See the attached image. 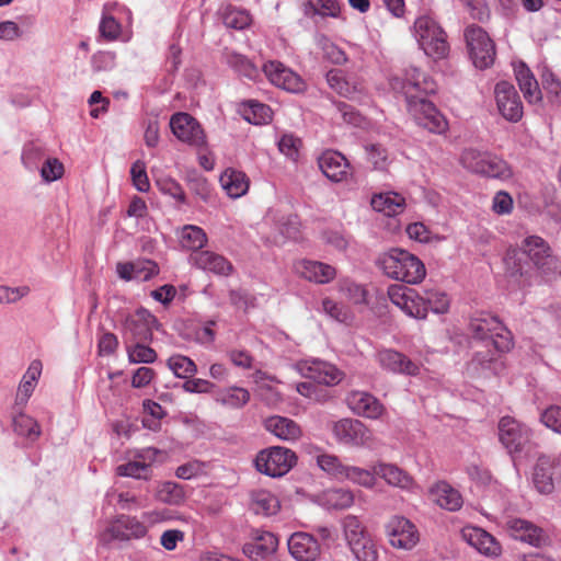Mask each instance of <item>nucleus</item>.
Instances as JSON below:
<instances>
[{
    "instance_id": "1",
    "label": "nucleus",
    "mask_w": 561,
    "mask_h": 561,
    "mask_svg": "<svg viewBox=\"0 0 561 561\" xmlns=\"http://www.w3.org/2000/svg\"><path fill=\"white\" fill-rule=\"evenodd\" d=\"M469 331L477 341L485 343V351H477L471 360V366L478 368H491L502 353L513 347V335L503 323L491 314L481 313L471 318Z\"/></svg>"
},
{
    "instance_id": "2",
    "label": "nucleus",
    "mask_w": 561,
    "mask_h": 561,
    "mask_svg": "<svg viewBox=\"0 0 561 561\" xmlns=\"http://www.w3.org/2000/svg\"><path fill=\"white\" fill-rule=\"evenodd\" d=\"M377 265L388 277L408 284H419L426 275L423 262L402 249H391L381 254L377 260Z\"/></svg>"
},
{
    "instance_id": "3",
    "label": "nucleus",
    "mask_w": 561,
    "mask_h": 561,
    "mask_svg": "<svg viewBox=\"0 0 561 561\" xmlns=\"http://www.w3.org/2000/svg\"><path fill=\"white\" fill-rule=\"evenodd\" d=\"M461 163L469 171L489 178L507 180L513 175L512 168L505 160L488 152L466 150L461 154Z\"/></svg>"
},
{
    "instance_id": "4",
    "label": "nucleus",
    "mask_w": 561,
    "mask_h": 561,
    "mask_svg": "<svg viewBox=\"0 0 561 561\" xmlns=\"http://www.w3.org/2000/svg\"><path fill=\"white\" fill-rule=\"evenodd\" d=\"M417 42L424 53L435 59L444 58L449 49L446 33L436 21L420 16L414 23Z\"/></svg>"
},
{
    "instance_id": "5",
    "label": "nucleus",
    "mask_w": 561,
    "mask_h": 561,
    "mask_svg": "<svg viewBox=\"0 0 561 561\" xmlns=\"http://www.w3.org/2000/svg\"><path fill=\"white\" fill-rule=\"evenodd\" d=\"M465 38L472 62L477 68L486 69L494 64L495 44L482 27L469 25L465 31Z\"/></svg>"
},
{
    "instance_id": "6",
    "label": "nucleus",
    "mask_w": 561,
    "mask_h": 561,
    "mask_svg": "<svg viewBox=\"0 0 561 561\" xmlns=\"http://www.w3.org/2000/svg\"><path fill=\"white\" fill-rule=\"evenodd\" d=\"M296 462V454L291 449L280 446L264 449L255 458L257 471L273 478L286 474Z\"/></svg>"
},
{
    "instance_id": "7",
    "label": "nucleus",
    "mask_w": 561,
    "mask_h": 561,
    "mask_svg": "<svg viewBox=\"0 0 561 561\" xmlns=\"http://www.w3.org/2000/svg\"><path fill=\"white\" fill-rule=\"evenodd\" d=\"M392 87L403 93L407 104L436 91V83L413 66L404 70L402 79H394Z\"/></svg>"
},
{
    "instance_id": "8",
    "label": "nucleus",
    "mask_w": 561,
    "mask_h": 561,
    "mask_svg": "<svg viewBox=\"0 0 561 561\" xmlns=\"http://www.w3.org/2000/svg\"><path fill=\"white\" fill-rule=\"evenodd\" d=\"M530 437L531 431L514 417L504 416L500 420L499 438L511 455L522 453Z\"/></svg>"
},
{
    "instance_id": "9",
    "label": "nucleus",
    "mask_w": 561,
    "mask_h": 561,
    "mask_svg": "<svg viewBox=\"0 0 561 561\" xmlns=\"http://www.w3.org/2000/svg\"><path fill=\"white\" fill-rule=\"evenodd\" d=\"M334 437L342 444L353 447H368L373 444V434L359 420L342 419L333 424Z\"/></svg>"
},
{
    "instance_id": "10",
    "label": "nucleus",
    "mask_w": 561,
    "mask_h": 561,
    "mask_svg": "<svg viewBox=\"0 0 561 561\" xmlns=\"http://www.w3.org/2000/svg\"><path fill=\"white\" fill-rule=\"evenodd\" d=\"M494 96L500 114L508 122L517 123L524 114L523 103L515 87L500 81L494 88Z\"/></svg>"
},
{
    "instance_id": "11",
    "label": "nucleus",
    "mask_w": 561,
    "mask_h": 561,
    "mask_svg": "<svg viewBox=\"0 0 561 561\" xmlns=\"http://www.w3.org/2000/svg\"><path fill=\"white\" fill-rule=\"evenodd\" d=\"M408 110L419 125L432 133L443 134L448 128V123L444 115L425 96L408 103Z\"/></svg>"
},
{
    "instance_id": "12",
    "label": "nucleus",
    "mask_w": 561,
    "mask_h": 561,
    "mask_svg": "<svg viewBox=\"0 0 561 561\" xmlns=\"http://www.w3.org/2000/svg\"><path fill=\"white\" fill-rule=\"evenodd\" d=\"M386 533L390 545L397 549L411 550L420 540L415 525L403 516H392L386 525Z\"/></svg>"
},
{
    "instance_id": "13",
    "label": "nucleus",
    "mask_w": 561,
    "mask_h": 561,
    "mask_svg": "<svg viewBox=\"0 0 561 561\" xmlns=\"http://www.w3.org/2000/svg\"><path fill=\"white\" fill-rule=\"evenodd\" d=\"M173 135L181 141L202 148L206 145V135L199 123L187 113H175L170 119Z\"/></svg>"
},
{
    "instance_id": "14",
    "label": "nucleus",
    "mask_w": 561,
    "mask_h": 561,
    "mask_svg": "<svg viewBox=\"0 0 561 561\" xmlns=\"http://www.w3.org/2000/svg\"><path fill=\"white\" fill-rule=\"evenodd\" d=\"M506 530L514 539L536 548H543L550 545L548 533L527 519L510 518L506 522Z\"/></svg>"
},
{
    "instance_id": "15",
    "label": "nucleus",
    "mask_w": 561,
    "mask_h": 561,
    "mask_svg": "<svg viewBox=\"0 0 561 561\" xmlns=\"http://www.w3.org/2000/svg\"><path fill=\"white\" fill-rule=\"evenodd\" d=\"M263 71L274 85L286 91L298 93L302 92L306 88L302 79L279 61H270L265 64Z\"/></svg>"
},
{
    "instance_id": "16",
    "label": "nucleus",
    "mask_w": 561,
    "mask_h": 561,
    "mask_svg": "<svg viewBox=\"0 0 561 561\" xmlns=\"http://www.w3.org/2000/svg\"><path fill=\"white\" fill-rule=\"evenodd\" d=\"M146 527L136 518L122 516L100 534V541L108 543L114 539L129 540L130 538H140L146 535Z\"/></svg>"
},
{
    "instance_id": "17",
    "label": "nucleus",
    "mask_w": 561,
    "mask_h": 561,
    "mask_svg": "<svg viewBox=\"0 0 561 561\" xmlns=\"http://www.w3.org/2000/svg\"><path fill=\"white\" fill-rule=\"evenodd\" d=\"M345 400L353 413L363 417L376 420L386 411L383 404L366 391L353 390L346 396Z\"/></svg>"
},
{
    "instance_id": "18",
    "label": "nucleus",
    "mask_w": 561,
    "mask_h": 561,
    "mask_svg": "<svg viewBox=\"0 0 561 561\" xmlns=\"http://www.w3.org/2000/svg\"><path fill=\"white\" fill-rule=\"evenodd\" d=\"M322 173L332 182L347 181L352 173L347 159L334 150H327L318 158Z\"/></svg>"
},
{
    "instance_id": "19",
    "label": "nucleus",
    "mask_w": 561,
    "mask_h": 561,
    "mask_svg": "<svg viewBox=\"0 0 561 561\" xmlns=\"http://www.w3.org/2000/svg\"><path fill=\"white\" fill-rule=\"evenodd\" d=\"M125 329L133 341L147 342L151 341L153 329H159V322L148 310L139 309L126 319Z\"/></svg>"
},
{
    "instance_id": "20",
    "label": "nucleus",
    "mask_w": 561,
    "mask_h": 561,
    "mask_svg": "<svg viewBox=\"0 0 561 561\" xmlns=\"http://www.w3.org/2000/svg\"><path fill=\"white\" fill-rule=\"evenodd\" d=\"M287 545L289 553L297 561H316L321 554L319 541L307 533L293 534Z\"/></svg>"
},
{
    "instance_id": "21",
    "label": "nucleus",
    "mask_w": 561,
    "mask_h": 561,
    "mask_svg": "<svg viewBox=\"0 0 561 561\" xmlns=\"http://www.w3.org/2000/svg\"><path fill=\"white\" fill-rule=\"evenodd\" d=\"M298 369L305 377L327 386L336 385L343 378V374L336 367L321 360L300 362Z\"/></svg>"
},
{
    "instance_id": "22",
    "label": "nucleus",
    "mask_w": 561,
    "mask_h": 561,
    "mask_svg": "<svg viewBox=\"0 0 561 561\" xmlns=\"http://www.w3.org/2000/svg\"><path fill=\"white\" fill-rule=\"evenodd\" d=\"M461 536L468 545L483 556L497 557L501 554L500 543L482 528L467 526L461 530Z\"/></svg>"
},
{
    "instance_id": "23",
    "label": "nucleus",
    "mask_w": 561,
    "mask_h": 561,
    "mask_svg": "<svg viewBox=\"0 0 561 561\" xmlns=\"http://www.w3.org/2000/svg\"><path fill=\"white\" fill-rule=\"evenodd\" d=\"M277 548V537L272 533L262 531L252 542L245 543L242 551L252 561H268Z\"/></svg>"
},
{
    "instance_id": "24",
    "label": "nucleus",
    "mask_w": 561,
    "mask_h": 561,
    "mask_svg": "<svg viewBox=\"0 0 561 561\" xmlns=\"http://www.w3.org/2000/svg\"><path fill=\"white\" fill-rule=\"evenodd\" d=\"M559 460L550 456H540L534 467L533 482L538 492L550 494L554 490V469Z\"/></svg>"
},
{
    "instance_id": "25",
    "label": "nucleus",
    "mask_w": 561,
    "mask_h": 561,
    "mask_svg": "<svg viewBox=\"0 0 561 561\" xmlns=\"http://www.w3.org/2000/svg\"><path fill=\"white\" fill-rule=\"evenodd\" d=\"M300 277L316 284H328L336 276L334 266L319 261L302 260L296 264Z\"/></svg>"
},
{
    "instance_id": "26",
    "label": "nucleus",
    "mask_w": 561,
    "mask_h": 561,
    "mask_svg": "<svg viewBox=\"0 0 561 561\" xmlns=\"http://www.w3.org/2000/svg\"><path fill=\"white\" fill-rule=\"evenodd\" d=\"M264 427L275 437L285 442H296L302 436L300 425L286 416H270L264 421Z\"/></svg>"
},
{
    "instance_id": "27",
    "label": "nucleus",
    "mask_w": 561,
    "mask_h": 561,
    "mask_svg": "<svg viewBox=\"0 0 561 561\" xmlns=\"http://www.w3.org/2000/svg\"><path fill=\"white\" fill-rule=\"evenodd\" d=\"M191 261L196 267L221 276L230 275L233 268L226 257L211 251L195 252L191 255Z\"/></svg>"
},
{
    "instance_id": "28",
    "label": "nucleus",
    "mask_w": 561,
    "mask_h": 561,
    "mask_svg": "<svg viewBox=\"0 0 561 561\" xmlns=\"http://www.w3.org/2000/svg\"><path fill=\"white\" fill-rule=\"evenodd\" d=\"M379 364L393 373L415 376L419 374L420 367L409 357L393 350L380 351L377 355Z\"/></svg>"
},
{
    "instance_id": "29",
    "label": "nucleus",
    "mask_w": 561,
    "mask_h": 561,
    "mask_svg": "<svg viewBox=\"0 0 561 561\" xmlns=\"http://www.w3.org/2000/svg\"><path fill=\"white\" fill-rule=\"evenodd\" d=\"M520 250L537 267L548 265L551 260L550 247L539 236H529L525 238L522 241Z\"/></svg>"
},
{
    "instance_id": "30",
    "label": "nucleus",
    "mask_w": 561,
    "mask_h": 561,
    "mask_svg": "<svg viewBox=\"0 0 561 561\" xmlns=\"http://www.w3.org/2000/svg\"><path fill=\"white\" fill-rule=\"evenodd\" d=\"M158 453L159 451L154 448H147L138 456V458L141 460H135L119 465L116 468V473L121 477H131L135 479L148 480L150 478V465L146 461H152Z\"/></svg>"
},
{
    "instance_id": "31",
    "label": "nucleus",
    "mask_w": 561,
    "mask_h": 561,
    "mask_svg": "<svg viewBox=\"0 0 561 561\" xmlns=\"http://www.w3.org/2000/svg\"><path fill=\"white\" fill-rule=\"evenodd\" d=\"M327 82L336 93L350 100H359L363 93V87L357 82H350L340 69L330 70Z\"/></svg>"
},
{
    "instance_id": "32",
    "label": "nucleus",
    "mask_w": 561,
    "mask_h": 561,
    "mask_svg": "<svg viewBox=\"0 0 561 561\" xmlns=\"http://www.w3.org/2000/svg\"><path fill=\"white\" fill-rule=\"evenodd\" d=\"M433 501L450 512L458 511L462 506V496L460 493L446 482H439L431 489Z\"/></svg>"
},
{
    "instance_id": "33",
    "label": "nucleus",
    "mask_w": 561,
    "mask_h": 561,
    "mask_svg": "<svg viewBox=\"0 0 561 561\" xmlns=\"http://www.w3.org/2000/svg\"><path fill=\"white\" fill-rule=\"evenodd\" d=\"M515 76L519 89L524 93V98L529 103L540 102L542 99V94L539 84L534 75L531 73L530 69L525 64H520L515 68Z\"/></svg>"
},
{
    "instance_id": "34",
    "label": "nucleus",
    "mask_w": 561,
    "mask_h": 561,
    "mask_svg": "<svg viewBox=\"0 0 561 561\" xmlns=\"http://www.w3.org/2000/svg\"><path fill=\"white\" fill-rule=\"evenodd\" d=\"M280 508L278 499L267 490H255L250 493V510L256 515H275Z\"/></svg>"
},
{
    "instance_id": "35",
    "label": "nucleus",
    "mask_w": 561,
    "mask_h": 561,
    "mask_svg": "<svg viewBox=\"0 0 561 561\" xmlns=\"http://www.w3.org/2000/svg\"><path fill=\"white\" fill-rule=\"evenodd\" d=\"M371 207L386 216H397L403 213L405 208V199L398 193L387 192L374 195L371 198Z\"/></svg>"
},
{
    "instance_id": "36",
    "label": "nucleus",
    "mask_w": 561,
    "mask_h": 561,
    "mask_svg": "<svg viewBox=\"0 0 561 561\" xmlns=\"http://www.w3.org/2000/svg\"><path fill=\"white\" fill-rule=\"evenodd\" d=\"M220 184L227 194L232 198L244 195L249 190V180L247 175L233 169H227L220 175Z\"/></svg>"
},
{
    "instance_id": "37",
    "label": "nucleus",
    "mask_w": 561,
    "mask_h": 561,
    "mask_svg": "<svg viewBox=\"0 0 561 561\" xmlns=\"http://www.w3.org/2000/svg\"><path fill=\"white\" fill-rule=\"evenodd\" d=\"M375 473L382 478L388 484L401 489L410 488L413 482L412 478L405 471L391 463H376Z\"/></svg>"
},
{
    "instance_id": "38",
    "label": "nucleus",
    "mask_w": 561,
    "mask_h": 561,
    "mask_svg": "<svg viewBox=\"0 0 561 561\" xmlns=\"http://www.w3.org/2000/svg\"><path fill=\"white\" fill-rule=\"evenodd\" d=\"M41 374L42 363L39 360H33L20 382L15 398L16 404H26Z\"/></svg>"
},
{
    "instance_id": "39",
    "label": "nucleus",
    "mask_w": 561,
    "mask_h": 561,
    "mask_svg": "<svg viewBox=\"0 0 561 561\" xmlns=\"http://www.w3.org/2000/svg\"><path fill=\"white\" fill-rule=\"evenodd\" d=\"M250 401V392L242 387H228L220 390L216 396V402L230 408L240 409Z\"/></svg>"
},
{
    "instance_id": "40",
    "label": "nucleus",
    "mask_w": 561,
    "mask_h": 561,
    "mask_svg": "<svg viewBox=\"0 0 561 561\" xmlns=\"http://www.w3.org/2000/svg\"><path fill=\"white\" fill-rule=\"evenodd\" d=\"M323 503L333 510H345L353 505L354 494L345 489H330L323 493Z\"/></svg>"
},
{
    "instance_id": "41",
    "label": "nucleus",
    "mask_w": 561,
    "mask_h": 561,
    "mask_svg": "<svg viewBox=\"0 0 561 561\" xmlns=\"http://www.w3.org/2000/svg\"><path fill=\"white\" fill-rule=\"evenodd\" d=\"M181 245L184 249L198 252L207 242L206 233L196 226H186L183 228L180 239Z\"/></svg>"
},
{
    "instance_id": "42",
    "label": "nucleus",
    "mask_w": 561,
    "mask_h": 561,
    "mask_svg": "<svg viewBox=\"0 0 561 561\" xmlns=\"http://www.w3.org/2000/svg\"><path fill=\"white\" fill-rule=\"evenodd\" d=\"M344 538L348 546L360 540V537H367L369 534L359 518L355 515H346L342 519Z\"/></svg>"
},
{
    "instance_id": "43",
    "label": "nucleus",
    "mask_w": 561,
    "mask_h": 561,
    "mask_svg": "<svg viewBox=\"0 0 561 561\" xmlns=\"http://www.w3.org/2000/svg\"><path fill=\"white\" fill-rule=\"evenodd\" d=\"M13 428L18 435L25 436L35 440L41 435V426L36 420L24 413L18 414L13 419Z\"/></svg>"
},
{
    "instance_id": "44",
    "label": "nucleus",
    "mask_w": 561,
    "mask_h": 561,
    "mask_svg": "<svg viewBox=\"0 0 561 561\" xmlns=\"http://www.w3.org/2000/svg\"><path fill=\"white\" fill-rule=\"evenodd\" d=\"M342 479H347L364 488H374L376 484L375 466L373 467V471L359 467L346 466Z\"/></svg>"
},
{
    "instance_id": "45",
    "label": "nucleus",
    "mask_w": 561,
    "mask_h": 561,
    "mask_svg": "<svg viewBox=\"0 0 561 561\" xmlns=\"http://www.w3.org/2000/svg\"><path fill=\"white\" fill-rule=\"evenodd\" d=\"M184 497L183 486L175 482L167 481L158 486L157 499L165 504L178 505Z\"/></svg>"
},
{
    "instance_id": "46",
    "label": "nucleus",
    "mask_w": 561,
    "mask_h": 561,
    "mask_svg": "<svg viewBox=\"0 0 561 561\" xmlns=\"http://www.w3.org/2000/svg\"><path fill=\"white\" fill-rule=\"evenodd\" d=\"M360 538V540L348 546L357 561H377L378 550L370 535Z\"/></svg>"
},
{
    "instance_id": "47",
    "label": "nucleus",
    "mask_w": 561,
    "mask_h": 561,
    "mask_svg": "<svg viewBox=\"0 0 561 561\" xmlns=\"http://www.w3.org/2000/svg\"><path fill=\"white\" fill-rule=\"evenodd\" d=\"M224 24L234 30H243L251 24V16L248 11L227 7L224 12Z\"/></svg>"
},
{
    "instance_id": "48",
    "label": "nucleus",
    "mask_w": 561,
    "mask_h": 561,
    "mask_svg": "<svg viewBox=\"0 0 561 561\" xmlns=\"http://www.w3.org/2000/svg\"><path fill=\"white\" fill-rule=\"evenodd\" d=\"M422 298L426 302L427 312L432 310L435 313H445L449 309V299L445 293L436 289H425Z\"/></svg>"
},
{
    "instance_id": "49",
    "label": "nucleus",
    "mask_w": 561,
    "mask_h": 561,
    "mask_svg": "<svg viewBox=\"0 0 561 561\" xmlns=\"http://www.w3.org/2000/svg\"><path fill=\"white\" fill-rule=\"evenodd\" d=\"M524 253L520 249H510L504 257L506 271L512 276H523L527 273L528 263L524 260Z\"/></svg>"
},
{
    "instance_id": "50",
    "label": "nucleus",
    "mask_w": 561,
    "mask_h": 561,
    "mask_svg": "<svg viewBox=\"0 0 561 561\" xmlns=\"http://www.w3.org/2000/svg\"><path fill=\"white\" fill-rule=\"evenodd\" d=\"M168 367L179 378H188L196 373L195 363L184 355H173L168 359Z\"/></svg>"
},
{
    "instance_id": "51",
    "label": "nucleus",
    "mask_w": 561,
    "mask_h": 561,
    "mask_svg": "<svg viewBox=\"0 0 561 561\" xmlns=\"http://www.w3.org/2000/svg\"><path fill=\"white\" fill-rule=\"evenodd\" d=\"M134 342V345L127 346V355L130 363L150 364L157 359V353L153 348L145 345L144 342Z\"/></svg>"
},
{
    "instance_id": "52",
    "label": "nucleus",
    "mask_w": 561,
    "mask_h": 561,
    "mask_svg": "<svg viewBox=\"0 0 561 561\" xmlns=\"http://www.w3.org/2000/svg\"><path fill=\"white\" fill-rule=\"evenodd\" d=\"M401 310L417 319H425L427 317L426 302L423 301L422 296L415 289H412V294L408 295Z\"/></svg>"
},
{
    "instance_id": "53",
    "label": "nucleus",
    "mask_w": 561,
    "mask_h": 561,
    "mask_svg": "<svg viewBox=\"0 0 561 561\" xmlns=\"http://www.w3.org/2000/svg\"><path fill=\"white\" fill-rule=\"evenodd\" d=\"M368 154V160L374 165L375 170L387 171L390 164L389 154L385 147L371 144L365 147Z\"/></svg>"
},
{
    "instance_id": "54",
    "label": "nucleus",
    "mask_w": 561,
    "mask_h": 561,
    "mask_svg": "<svg viewBox=\"0 0 561 561\" xmlns=\"http://www.w3.org/2000/svg\"><path fill=\"white\" fill-rule=\"evenodd\" d=\"M228 64L234 68L240 75L249 78L256 79L259 76L257 68L244 56L240 54H231L228 56Z\"/></svg>"
},
{
    "instance_id": "55",
    "label": "nucleus",
    "mask_w": 561,
    "mask_h": 561,
    "mask_svg": "<svg viewBox=\"0 0 561 561\" xmlns=\"http://www.w3.org/2000/svg\"><path fill=\"white\" fill-rule=\"evenodd\" d=\"M541 83L551 102L561 103V81L550 70L541 75Z\"/></svg>"
},
{
    "instance_id": "56",
    "label": "nucleus",
    "mask_w": 561,
    "mask_h": 561,
    "mask_svg": "<svg viewBox=\"0 0 561 561\" xmlns=\"http://www.w3.org/2000/svg\"><path fill=\"white\" fill-rule=\"evenodd\" d=\"M317 463L322 470L340 479H342L346 467L336 456L329 454L318 456Z\"/></svg>"
},
{
    "instance_id": "57",
    "label": "nucleus",
    "mask_w": 561,
    "mask_h": 561,
    "mask_svg": "<svg viewBox=\"0 0 561 561\" xmlns=\"http://www.w3.org/2000/svg\"><path fill=\"white\" fill-rule=\"evenodd\" d=\"M245 118L252 124H265L272 119V111L265 104L250 102V108L247 112Z\"/></svg>"
},
{
    "instance_id": "58",
    "label": "nucleus",
    "mask_w": 561,
    "mask_h": 561,
    "mask_svg": "<svg viewBox=\"0 0 561 561\" xmlns=\"http://www.w3.org/2000/svg\"><path fill=\"white\" fill-rule=\"evenodd\" d=\"M130 175L133 180L134 186L139 192H148L150 188V183L146 172V165L142 161L137 160L130 169Z\"/></svg>"
},
{
    "instance_id": "59",
    "label": "nucleus",
    "mask_w": 561,
    "mask_h": 561,
    "mask_svg": "<svg viewBox=\"0 0 561 561\" xmlns=\"http://www.w3.org/2000/svg\"><path fill=\"white\" fill-rule=\"evenodd\" d=\"M64 174V164L57 158H48L41 169V175L45 182L59 180Z\"/></svg>"
},
{
    "instance_id": "60",
    "label": "nucleus",
    "mask_w": 561,
    "mask_h": 561,
    "mask_svg": "<svg viewBox=\"0 0 561 561\" xmlns=\"http://www.w3.org/2000/svg\"><path fill=\"white\" fill-rule=\"evenodd\" d=\"M540 421L545 426L553 432L561 434V407L550 405L540 415Z\"/></svg>"
},
{
    "instance_id": "61",
    "label": "nucleus",
    "mask_w": 561,
    "mask_h": 561,
    "mask_svg": "<svg viewBox=\"0 0 561 561\" xmlns=\"http://www.w3.org/2000/svg\"><path fill=\"white\" fill-rule=\"evenodd\" d=\"M135 266V279L148 280L159 273L158 264L151 260L133 262Z\"/></svg>"
},
{
    "instance_id": "62",
    "label": "nucleus",
    "mask_w": 561,
    "mask_h": 561,
    "mask_svg": "<svg viewBox=\"0 0 561 561\" xmlns=\"http://www.w3.org/2000/svg\"><path fill=\"white\" fill-rule=\"evenodd\" d=\"M310 4L322 16L336 18L341 11L337 0H310Z\"/></svg>"
},
{
    "instance_id": "63",
    "label": "nucleus",
    "mask_w": 561,
    "mask_h": 561,
    "mask_svg": "<svg viewBox=\"0 0 561 561\" xmlns=\"http://www.w3.org/2000/svg\"><path fill=\"white\" fill-rule=\"evenodd\" d=\"M30 293L28 286L8 287L0 286V304H12Z\"/></svg>"
},
{
    "instance_id": "64",
    "label": "nucleus",
    "mask_w": 561,
    "mask_h": 561,
    "mask_svg": "<svg viewBox=\"0 0 561 561\" xmlns=\"http://www.w3.org/2000/svg\"><path fill=\"white\" fill-rule=\"evenodd\" d=\"M230 362L242 369H251L253 367L254 358L250 353L243 350H230L227 352Z\"/></svg>"
}]
</instances>
